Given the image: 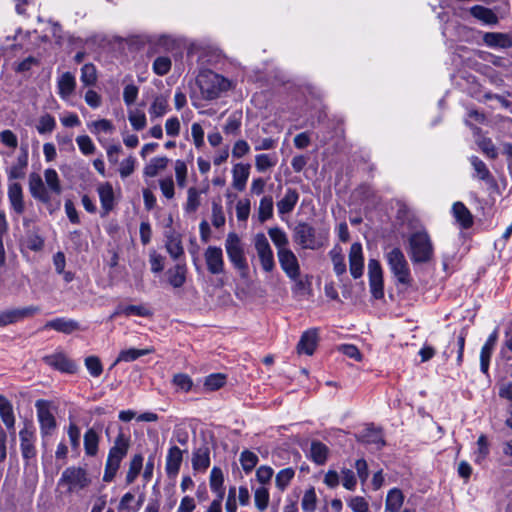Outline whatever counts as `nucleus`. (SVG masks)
Segmentation results:
<instances>
[{"mask_svg": "<svg viewBox=\"0 0 512 512\" xmlns=\"http://www.w3.org/2000/svg\"><path fill=\"white\" fill-rule=\"evenodd\" d=\"M295 476V470L291 467H287L281 469L275 477V486L280 491L283 492L287 489L290 482L293 480Z\"/></svg>", "mask_w": 512, "mask_h": 512, "instance_id": "42", "label": "nucleus"}, {"mask_svg": "<svg viewBox=\"0 0 512 512\" xmlns=\"http://www.w3.org/2000/svg\"><path fill=\"white\" fill-rule=\"evenodd\" d=\"M175 177L177 185L184 188L187 185L188 168L183 160H176L174 163Z\"/></svg>", "mask_w": 512, "mask_h": 512, "instance_id": "53", "label": "nucleus"}, {"mask_svg": "<svg viewBox=\"0 0 512 512\" xmlns=\"http://www.w3.org/2000/svg\"><path fill=\"white\" fill-rule=\"evenodd\" d=\"M56 127V121L50 114L42 115L39 118L36 129L39 134L51 133Z\"/></svg>", "mask_w": 512, "mask_h": 512, "instance_id": "55", "label": "nucleus"}, {"mask_svg": "<svg viewBox=\"0 0 512 512\" xmlns=\"http://www.w3.org/2000/svg\"><path fill=\"white\" fill-rule=\"evenodd\" d=\"M342 485L349 491H354L357 485V478L355 473L348 468H343L340 472Z\"/></svg>", "mask_w": 512, "mask_h": 512, "instance_id": "61", "label": "nucleus"}, {"mask_svg": "<svg viewBox=\"0 0 512 512\" xmlns=\"http://www.w3.org/2000/svg\"><path fill=\"white\" fill-rule=\"evenodd\" d=\"M57 94L65 101L69 102L74 96L77 87L76 77L72 72H63L56 79Z\"/></svg>", "mask_w": 512, "mask_h": 512, "instance_id": "13", "label": "nucleus"}, {"mask_svg": "<svg viewBox=\"0 0 512 512\" xmlns=\"http://www.w3.org/2000/svg\"><path fill=\"white\" fill-rule=\"evenodd\" d=\"M37 419L40 425V432L43 437L50 436L56 428V419L50 411L48 401L40 399L35 402Z\"/></svg>", "mask_w": 512, "mask_h": 512, "instance_id": "9", "label": "nucleus"}, {"mask_svg": "<svg viewBox=\"0 0 512 512\" xmlns=\"http://www.w3.org/2000/svg\"><path fill=\"white\" fill-rule=\"evenodd\" d=\"M44 179H45V183L47 185V189L49 191V193H53V194H56V195H60L61 192H62V187H61V183H60V179H59V176H58V173L56 172V170L54 169H46L44 171Z\"/></svg>", "mask_w": 512, "mask_h": 512, "instance_id": "39", "label": "nucleus"}, {"mask_svg": "<svg viewBox=\"0 0 512 512\" xmlns=\"http://www.w3.org/2000/svg\"><path fill=\"white\" fill-rule=\"evenodd\" d=\"M268 234H269L272 242L274 243V245L277 247V251L289 250L287 248V245L289 243L288 237L282 229L277 228V227L270 228L268 231Z\"/></svg>", "mask_w": 512, "mask_h": 512, "instance_id": "49", "label": "nucleus"}, {"mask_svg": "<svg viewBox=\"0 0 512 512\" xmlns=\"http://www.w3.org/2000/svg\"><path fill=\"white\" fill-rule=\"evenodd\" d=\"M299 200V193L294 188H287L284 196L277 202L278 214L283 217L290 214Z\"/></svg>", "mask_w": 512, "mask_h": 512, "instance_id": "24", "label": "nucleus"}, {"mask_svg": "<svg viewBox=\"0 0 512 512\" xmlns=\"http://www.w3.org/2000/svg\"><path fill=\"white\" fill-rule=\"evenodd\" d=\"M452 214L461 228L468 229L473 225V215L462 202L458 201L453 204Z\"/></svg>", "mask_w": 512, "mask_h": 512, "instance_id": "26", "label": "nucleus"}, {"mask_svg": "<svg viewBox=\"0 0 512 512\" xmlns=\"http://www.w3.org/2000/svg\"><path fill=\"white\" fill-rule=\"evenodd\" d=\"M169 159L166 156L153 157L145 165L143 175L145 177H155L168 166Z\"/></svg>", "mask_w": 512, "mask_h": 512, "instance_id": "33", "label": "nucleus"}, {"mask_svg": "<svg viewBox=\"0 0 512 512\" xmlns=\"http://www.w3.org/2000/svg\"><path fill=\"white\" fill-rule=\"evenodd\" d=\"M90 132L96 136L101 134H112L115 130L113 123L108 119H100L88 123Z\"/></svg>", "mask_w": 512, "mask_h": 512, "instance_id": "41", "label": "nucleus"}, {"mask_svg": "<svg viewBox=\"0 0 512 512\" xmlns=\"http://www.w3.org/2000/svg\"><path fill=\"white\" fill-rule=\"evenodd\" d=\"M169 100L170 93L168 91L165 93L154 94L152 96V100L148 108V114L151 121L161 118L169 112Z\"/></svg>", "mask_w": 512, "mask_h": 512, "instance_id": "15", "label": "nucleus"}, {"mask_svg": "<svg viewBox=\"0 0 512 512\" xmlns=\"http://www.w3.org/2000/svg\"><path fill=\"white\" fill-rule=\"evenodd\" d=\"M172 66V61L168 56H158L155 58L152 70L158 76L166 75Z\"/></svg>", "mask_w": 512, "mask_h": 512, "instance_id": "52", "label": "nucleus"}, {"mask_svg": "<svg viewBox=\"0 0 512 512\" xmlns=\"http://www.w3.org/2000/svg\"><path fill=\"white\" fill-rule=\"evenodd\" d=\"M254 247L262 269L272 272L275 269V260L272 248L264 233H258L254 237Z\"/></svg>", "mask_w": 512, "mask_h": 512, "instance_id": "8", "label": "nucleus"}, {"mask_svg": "<svg viewBox=\"0 0 512 512\" xmlns=\"http://www.w3.org/2000/svg\"><path fill=\"white\" fill-rule=\"evenodd\" d=\"M295 241L304 249H316L319 243L315 229L307 223H299L294 229Z\"/></svg>", "mask_w": 512, "mask_h": 512, "instance_id": "12", "label": "nucleus"}, {"mask_svg": "<svg viewBox=\"0 0 512 512\" xmlns=\"http://www.w3.org/2000/svg\"><path fill=\"white\" fill-rule=\"evenodd\" d=\"M270 493L267 487L259 486L254 490V504L258 511L264 512L269 505Z\"/></svg>", "mask_w": 512, "mask_h": 512, "instance_id": "43", "label": "nucleus"}, {"mask_svg": "<svg viewBox=\"0 0 512 512\" xmlns=\"http://www.w3.org/2000/svg\"><path fill=\"white\" fill-rule=\"evenodd\" d=\"M484 42L490 47L505 48L510 46V38L506 34L502 33H486L484 35Z\"/></svg>", "mask_w": 512, "mask_h": 512, "instance_id": "46", "label": "nucleus"}, {"mask_svg": "<svg viewBox=\"0 0 512 512\" xmlns=\"http://www.w3.org/2000/svg\"><path fill=\"white\" fill-rule=\"evenodd\" d=\"M85 367L93 377H99L103 372V366L97 356H88L85 358Z\"/></svg>", "mask_w": 512, "mask_h": 512, "instance_id": "59", "label": "nucleus"}, {"mask_svg": "<svg viewBox=\"0 0 512 512\" xmlns=\"http://www.w3.org/2000/svg\"><path fill=\"white\" fill-rule=\"evenodd\" d=\"M154 351L155 350L153 347H148L144 349L129 348L121 350L115 362L113 363V366L117 365L120 362L135 361L142 356L153 353Z\"/></svg>", "mask_w": 512, "mask_h": 512, "instance_id": "34", "label": "nucleus"}, {"mask_svg": "<svg viewBox=\"0 0 512 512\" xmlns=\"http://www.w3.org/2000/svg\"><path fill=\"white\" fill-rule=\"evenodd\" d=\"M91 479L87 471L81 467H68L59 479V486H66L69 492H76L89 486Z\"/></svg>", "mask_w": 512, "mask_h": 512, "instance_id": "6", "label": "nucleus"}, {"mask_svg": "<svg viewBox=\"0 0 512 512\" xmlns=\"http://www.w3.org/2000/svg\"><path fill=\"white\" fill-rule=\"evenodd\" d=\"M498 339V331L494 330L487 338L480 352V368L483 373L488 372L489 361L492 351L496 345Z\"/></svg>", "mask_w": 512, "mask_h": 512, "instance_id": "25", "label": "nucleus"}, {"mask_svg": "<svg viewBox=\"0 0 512 512\" xmlns=\"http://www.w3.org/2000/svg\"><path fill=\"white\" fill-rule=\"evenodd\" d=\"M210 466V449L204 445L193 452L192 467L195 471L204 472Z\"/></svg>", "mask_w": 512, "mask_h": 512, "instance_id": "29", "label": "nucleus"}, {"mask_svg": "<svg viewBox=\"0 0 512 512\" xmlns=\"http://www.w3.org/2000/svg\"><path fill=\"white\" fill-rule=\"evenodd\" d=\"M43 361L60 372L72 374L77 371V365L62 352L46 355L43 357Z\"/></svg>", "mask_w": 512, "mask_h": 512, "instance_id": "16", "label": "nucleus"}, {"mask_svg": "<svg viewBox=\"0 0 512 512\" xmlns=\"http://www.w3.org/2000/svg\"><path fill=\"white\" fill-rule=\"evenodd\" d=\"M182 460L183 451L177 446L170 447L166 456L165 463V470L169 477L174 478L177 476L181 467Z\"/></svg>", "mask_w": 512, "mask_h": 512, "instance_id": "22", "label": "nucleus"}, {"mask_svg": "<svg viewBox=\"0 0 512 512\" xmlns=\"http://www.w3.org/2000/svg\"><path fill=\"white\" fill-rule=\"evenodd\" d=\"M130 442L131 441L129 435L124 434L122 431L119 432L114 440L113 446L110 448L108 453L103 475L104 482H111L114 479L120 467L121 461L128 453Z\"/></svg>", "mask_w": 512, "mask_h": 512, "instance_id": "2", "label": "nucleus"}, {"mask_svg": "<svg viewBox=\"0 0 512 512\" xmlns=\"http://www.w3.org/2000/svg\"><path fill=\"white\" fill-rule=\"evenodd\" d=\"M318 498L314 487L305 490L301 499V508L304 512H314L317 508Z\"/></svg>", "mask_w": 512, "mask_h": 512, "instance_id": "45", "label": "nucleus"}, {"mask_svg": "<svg viewBox=\"0 0 512 512\" xmlns=\"http://www.w3.org/2000/svg\"><path fill=\"white\" fill-rule=\"evenodd\" d=\"M227 377L222 373H213L208 375L204 380V389L206 391H215L223 387Z\"/></svg>", "mask_w": 512, "mask_h": 512, "instance_id": "50", "label": "nucleus"}, {"mask_svg": "<svg viewBox=\"0 0 512 512\" xmlns=\"http://www.w3.org/2000/svg\"><path fill=\"white\" fill-rule=\"evenodd\" d=\"M473 17L483 22L484 24L494 25L498 22L497 15L489 8L481 5H475L470 9Z\"/></svg>", "mask_w": 512, "mask_h": 512, "instance_id": "36", "label": "nucleus"}, {"mask_svg": "<svg viewBox=\"0 0 512 512\" xmlns=\"http://www.w3.org/2000/svg\"><path fill=\"white\" fill-rule=\"evenodd\" d=\"M349 269L353 278L357 279L363 275L364 257L362 245L355 242L351 245L349 251Z\"/></svg>", "mask_w": 512, "mask_h": 512, "instance_id": "18", "label": "nucleus"}, {"mask_svg": "<svg viewBox=\"0 0 512 512\" xmlns=\"http://www.w3.org/2000/svg\"><path fill=\"white\" fill-rule=\"evenodd\" d=\"M274 203L271 195L263 196L259 201L258 206V220L261 223L273 217Z\"/></svg>", "mask_w": 512, "mask_h": 512, "instance_id": "37", "label": "nucleus"}, {"mask_svg": "<svg viewBox=\"0 0 512 512\" xmlns=\"http://www.w3.org/2000/svg\"><path fill=\"white\" fill-rule=\"evenodd\" d=\"M276 154H258L255 156V168L258 172L264 173L277 164Z\"/></svg>", "mask_w": 512, "mask_h": 512, "instance_id": "40", "label": "nucleus"}, {"mask_svg": "<svg viewBox=\"0 0 512 512\" xmlns=\"http://www.w3.org/2000/svg\"><path fill=\"white\" fill-rule=\"evenodd\" d=\"M29 191L35 199L43 203H48L51 199V195L45 187L42 178L36 173H32L29 176Z\"/></svg>", "mask_w": 512, "mask_h": 512, "instance_id": "23", "label": "nucleus"}, {"mask_svg": "<svg viewBox=\"0 0 512 512\" xmlns=\"http://www.w3.org/2000/svg\"><path fill=\"white\" fill-rule=\"evenodd\" d=\"M44 329H53L58 332L70 334L79 329V324L75 320L61 317L46 322Z\"/></svg>", "mask_w": 512, "mask_h": 512, "instance_id": "28", "label": "nucleus"}, {"mask_svg": "<svg viewBox=\"0 0 512 512\" xmlns=\"http://www.w3.org/2000/svg\"><path fill=\"white\" fill-rule=\"evenodd\" d=\"M310 455L315 463L324 464L327 460L328 448L323 443L314 441L311 443Z\"/></svg>", "mask_w": 512, "mask_h": 512, "instance_id": "48", "label": "nucleus"}, {"mask_svg": "<svg viewBox=\"0 0 512 512\" xmlns=\"http://www.w3.org/2000/svg\"><path fill=\"white\" fill-rule=\"evenodd\" d=\"M165 247L169 255L175 260L184 254L181 237L175 232L166 234Z\"/></svg>", "mask_w": 512, "mask_h": 512, "instance_id": "32", "label": "nucleus"}, {"mask_svg": "<svg viewBox=\"0 0 512 512\" xmlns=\"http://www.w3.org/2000/svg\"><path fill=\"white\" fill-rule=\"evenodd\" d=\"M97 70L94 64L86 63L81 67L80 80L84 86H94L97 82Z\"/></svg>", "mask_w": 512, "mask_h": 512, "instance_id": "44", "label": "nucleus"}, {"mask_svg": "<svg viewBox=\"0 0 512 512\" xmlns=\"http://www.w3.org/2000/svg\"><path fill=\"white\" fill-rule=\"evenodd\" d=\"M197 83L204 99L213 100L230 88V82L223 76L206 70L199 74Z\"/></svg>", "mask_w": 512, "mask_h": 512, "instance_id": "3", "label": "nucleus"}, {"mask_svg": "<svg viewBox=\"0 0 512 512\" xmlns=\"http://www.w3.org/2000/svg\"><path fill=\"white\" fill-rule=\"evenodd\" d=\"M250 169H251V166L248 163L239 162V163H236L233 165L232 170H231V173H232L231 185L235 190H237L239 192H242L245 190L247 181L250 176Z\"/></svg>", "mask_w": 512, "mask_h": 512, "instance_id": "19", "label": "nucleus"}, {"mask_svg": "<svg viewBox=\"0 0 512 512\" xmlns=\"http://www.w3.org/2000/svg\"><path fill=\"white\" fill-rule=\"evenodd\" d=\"M278 260L281 269L293 281H298L300 277V265L296 255L292 250L277 251Z\"/></svg>", "mask_w": 512, "mask_h": 512, "instance_id": "11", "label": "nucleus"}, {"mask_svg": "<svg viewBox=\"0 0 512 512\" xmlns=\"http://www.w3.org/2000/svg\"><path fill=\"white\" fill-rule=\"evenodd\" d=\"M403 503L404 495L402 491L393 488L387 493L384 512H400Z\"/></svg>", "mask_w": 512, "mask_h": 512, "instance_id": "35", "label": "nucleus"}, {"mask_svg": "<svg viewBox=\"0 0 512 512\" xmlns=\"http://www.w3.org/2000/svg\"><path fill=\"white\" fill-rule=\"evenodd\" d=\"M241 127V118L237 114H232L228 117L225 126L223 127L224 132L227 135H237Z\"/></svg>", "mask_w": 512, "mask_h": 512, "instance_id": "62", "label": "nucleus"}, {"mask_svg": "<svg viewBox=\"0 0 512 512\" xmlns=\"http://www.w3.org/2000/svg\"><path fill=\"white\" fill-rule=\"evenodd\" d=\"M242 469L246 474L250 473L258 463V456L249 450H244L239 458Z\"/></svg>", "mask_w": 512, "mask_h": 512, "instance_id": "51", "label": "nucleus"}, {"mask_svg": "<svg viewBox=\"0 0 512 512\" xmlns=\"http://www.w3.org/2000/svg\"><path fill=\"white\" fill-rule=\"evenodd\" d=\"M27 165V158L24 157L22 164H16L8 170V190L7 196L10 203L11 210L17 216L21 215L25 211V201L23 188L20 183L15 182L16 179H21L25 176L24 168Z\"/></svg>", "mask_w": 512, "mask_h": 512, "instance_id": "1", "label": "nucleus"}, {"mask_svg": "<svg viewBox=\"0 0 512 512\" xmlns=\"http://www.w3.org/2000/svg\"><path fill=\"white\" fill-rule=\"evenodd\" d=\"M200 205V192L195 187H190L187 191V201L185 210L195 212Z\"/></svg>", "mask_w": 512, "mask_h": 512, "instance_id": "57", "label": "nucleus"}, {"mask_svg": "<svg viewBox=\"0 0 512 512\" xmlns=\"http://www.w3.org/2000/svg\"><path fill=\"white\" fill-rule=\"evenodd\" d=\"M225 249L229 260L236 269L241 271L247 270L248 265L244 255L242 243L236 233L231 232L227 235L225 240Z\"/></svg>", "mask_w": 512, "mask_h": 512, "instance_id": "7", "label": "nucleus"}, {"mask_svg": "<svg viewBox=\"0 0 512 512\" xmlns=\"http://www.w3.org/2000/svg\"><path fill=\"white\" fill-rule=\"evenodd\" d=\"M142 467H143V456L141 454L134 455L130 461L129 469L126 474L127 484H132L135 481V479L139 475Z\"/></svg>", "mask_w": 512, "mask_h": 512, "instance_id": "47", "label": "nucleus"}, {"mask_svg": "<svg viewBox=\"0 0 512 512\" xmlns=\"http://www.w3.org/2000/svg\"><path fill=\"white\" fill-rule=\"evenodd\" d=\"M361 440L374 450H380L385 445L381 430L372 427H368L362 432Z\"/></svg>", "mask_w": 512, "mask_h": 512, "instance_id": "30", "label": "nucleus"}, {"mask_svg": "<svg viewBox=\"0 0 512 512\" xmlns=\"http://www.w3.org/2000/svg\"><path fill=\"white\" fill-rule=\"evenodd\" d=\"M76 143L84 155H91L95 152V145L88 135H80L76 138Z\"/></svg>", "mask_w": 512, "mask_h": 512, "instance_id": "63", "label": "nucleus"}, {"mask_svg": "<svg viewBox=\"0 0 512 512\" xmlns=\"http://www.w3.org/2000/svg\"><path fill=\"white\" fill-rule=\"evenodd\" d=\"M204 258L207 270L213 274L218 275L224 272V257L223 251L217 246H208L204 252Z\"/></svg>", "mask_w": 512, "mask_h": 512, "instance_id": "14", "label": "nucleus"}, {"mask_svg": "<svg viewBox=\"0 0 512 512\" xmlns=\"http://www.w3.org/2000/svg\"><path fill=\"white\" fill-rule=\"evenodd\" d=\"M100 437L98 433L90 428L84 434V449L88 456H95L98 453Z\"/></svg>", "mask_w": 512, "mask_h": 512, "instance_id": "38", "label": "nucleus"}, {"mask_svg": "<svg viewBox=\"0 0 512 512\" xmlns=\"http://www.w3.org/2000/svg\"><path fill=\"white\" fill-rule=\"evenodd\" d=\"M0 418L10 432L12 440H15V415L11 402L3 395H0Z\"/></svg>", "mask_w": 512, "mask_h": 512, "instance_id": "20", "label": "nucleus"}, {"mask_svg": "<svg viewBox=\"0 0 512 512\" xmlns=\"http://www.w3.org/2000/svg\"><path fill=\"white\" fill-rule=\"evenodd\" d=\"M385 258L390 271L395 276L398 283L403 285H410L412 278L409 264L405 258L404 253L399 248H393L391 251L385 254Z\"/></svg>", "mask_w": 512, "mask_h": 512, "instance_id": "5", "label": "nucleus"}, {"mask_svg": "<svg viewBox=\"0 0 512 512\" xmlns=\"http://www.w3.org/2000/svg\"><path fill=\"white\" fill-rule=\"evenodd\" d=\"M101 208L104 214L111 212L115 206L114 189L110 182H103L97 186Z\"/></svg>", "mask_w": 512, "mask_h": 512, "instance_id": "21", "label": "nucleus"}, {"mask_svg": "<svg viewBox=\"0 0 512 512\" xmlns=\"http://www.w3.org/2000/svg\"><path fill=\"white\" fill-rule=\"evenodd\" d=\"M128 120L134 130H142L146 127L147 121L144 112L140 110H131L128 113Z\"/></svg>", "mask_w": 512, "mask_h": 512, "instance_id": "56", "label": "nucleus"}, {"mask_svg": "<svg viewBox=\"0 0 512 512\" xmlns=\"http://www.w3.org/2000/svg\"><path fill=\"white\" fill-rule=\"evenodd\" d=\"M187 267L178 263L166 272L167 281L173 288H180L186 282Z\"/></svg>", "mask_w": 512, "mask_h": 512, "instance_id": "27", "label": "nucleus"}, {"mask_svg": "<svg viewBox=\"0 0 512 512\" xmlns=\"http://www.w3.org/2000/svg\"><path fill=\"white\" fill-rule=\"evenodd\" d=\"M136 158L132 155L122 160L119 164V174L122 179L129 177L135 171Z\"/></svg>", "mask_w": 512, "mask_h": 512, "instance_id": "60", "label": "nucleus"}, {"mask_svg": "<svg viewBox=\"0 0 512 512\" xmlns=\"http://www.w3.org/2000/svg\"><path fill=\"white\" fill-rule=\"evenodd\" d=\"M39 312L36 306H28L20 309H12L0 312V327L16 323L26 317L33 316Z\"/></svg>", "mask_w": 512, "mask_h": 512, "instance_id": "17", "label": "nucleus"}, {"mask_svg": "<svg viewBox=\"0 0 512 512\" xmlns=\"http://www.w3.org/2000/svg\"><path fill=\"white\" fill-rule=\"evenodd\" d=\"M470 163L473 166L476 176L483 181H488L491 178V174L486 164L476 156L470 158Z\"/></svg>", "mask_w": 512, "mask_h": 512, "instance_id": "54", "label": "nucleus"}, {"mask_svg": "<svg viewBox=\"0 0 512 512\" xmlns=\"http://www.w3.org/2000/svg\"><path fill=\"white\" fill-rule=\"evenodd\" d=\"M19 438L22 457L25 460L35 458L37 454L35 447L36 435L32 423H25L24 427L19 431Z\"/></svg>", "mask_w": 512, "mask_h": 512, "instance_id": "10", "label": "nucleus"}, {"mask_svg": "<svg viewBox=\"0 0 512 512\" xmlns=\"http://www.w3.org/2000/svg\"><path fill=\"white\" fill-rule=\"evenodd\" d=\"M317 331L308 330L304 332L297 345V350L300 354L312 355L317 345Z\"/></svg>", "mask_w": 512, "mask_h": 512, "instance_id": "31", "label": "nucleus"}, {"mask_svg": "<svg viewBox=\"0 0 512 512\" xmlns=\"http://www.w3.org/2000/svg\"><path fill=\"white\" fill-rule=\"evenodd\" d=\"M348 506L353 512H369L368 502L360 496L352 497L348 502Z\"/></svg>", "mask_w": 512, "mask_h": 512, "instance_id": "64", "label": "nucleus"}, {"mask_svg": "<svg viewBox=\"0 0 512 512\" xmlns=\"http://www.w3.org/2000/svg\"><path fill=\"white\" fill-rule=\"evenodd\" d=\"M408 253L415 264L426 263L432 259L434 248L427 232L417 231L410 235Z\"/></svg>", "mask_w": 512, "mask_h": 512, "instance_id": "4", "label": "nucleus"}, {"mask_svg": "<svg viewBox=\"0 0 512 512\" xmlns=\"http://www.w3.org/2000/svg\"><path fill=\"white\" fill-rule=\"evenodd\" d=\"M124 308H125V316L126 317H129L132 315L139 316V317H150L153 314L151 309L145 304L126 305V306H124Z\"/></svg>", "mask_w": 512, "mask_h": 512, "instance_id": "58", "label": "nucleus"}]
</instances>
